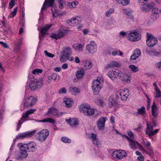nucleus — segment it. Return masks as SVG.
I'll use <instances>...</instances> for the list:
<instances>
[{
  "label": "nucleus",
  "instance_id": "obj_47",
  "mask_svg": "<svg viewBox=\"0 0 161 161\" xmlns=\"http://www.w3.org/2000/svg\"><path fill=\"white\" fill-rule=\"evenodd\" d=\"M21 151L20 153L23 158H26L28 156L27 151L26 149L24 150H21Z\"/></svg>",
  "mask_w": 161,
  "mask_h": 161
},
{
  "label": "nucleus",
  "instance_id": "obj_62",
  "mask_svg": "<svg viewBox=\"0 0 161 161\" xmlns=\"http://www.w3.org/2000/svg\"><path fill=\"white\" fill-rule=\"evenodd\" d=\"M127 132L128 135L131 139H133L134 138L133 133L131 131H127Z\"/></svg>",
  "mask_w": 161,
  "mask_h": 161
},
{
  "label": "nucleus",
  "instance_id": "obj_60",
  "mask_svg": "<svg viewBox=\"0 0 161 161\" xmlns=\"http://www.w3.org/2000/svg\"><path fill=\"white\" fill-rule=\"evenodd\" d=\"M160 12L159 10H158V9L157 8H154L152 12L153 13L152 14H158L159 12Z\"/></svg>",
  "mask_w": 161,
  "mask_h": 161
},
{
  "label": "nucleus",
  "instance_id": "obj_41",
  "mask_svg": "<svg viewBox=\"0 0 161 161\" xmlns=\"http://www.w3.org/2000/svg\"><path fill=\"white\" fill-rule=\"evenodd\" d=\"M147 53L152 56H158L160 55L159 53L154 51H147Z\"/></svg>",
  "mask_w": 161,
  "mask_h": 161
},
{
  "label": "nucleus",
  "instance_id": "obj_20",
  "mask_svg": "<svg viewBox=\"0 0 161 161\" xmlns=\"http://www.w3.org/2000/svg\"><path fill=\"white\" fill-rule=\"evenodd\" d=\"M123 136L126 137L128 141L129 142L130 146L131 148H135L137 146L138 144V142H134L127 136L125 135H123Z\"/></svg>",
  "mask_w": 161,
  "mask_h": 161
},
{
  "label": "nucleus",
  "instance_id": "obj_31",
  "mask_svg": "<svg viewBox=\"0 0 161 161\" xmlns=\"http://www.w3.org/2000/svg\"><path fill=\"white\" fill-rule=\"evenodd\" d=\"M85 74L84 70L81 69L80 70H78L75 73L76 76L78 78H82Z\"/></svg>",
  "mask_w": 161,
  "mask_h": 161
},
{
  "label": "nucleus",
  "instance_id": "obj_16",
  "mask_svg": "<svg viewBox=\"0 0 161 161\" xmlns=\"http://www.w3.org/2000/svg\"><path fill=\"white\" fill-rule=\"evenodd\" d=\"M36 132V130H34L31 131H28L20 134L17 136V139H23L25 137H31L35 134Z\"/></svg>",
  "mask_w": 161,
  "mask_h": 161
},
{
  "label": "nucleus",
  "instance_id": "obj_21",
  "mask_svg": "<svg viewBox=\"0 0 161 161\" xmlns=\"http://www.w3.org/2000/svg\"><path fill=\"white\" fill-rule=\"evenodd\" d=\"M119 105L118 102L116 100H114L113 97L110 96L109 98L108 105L110 108L113 107H118Z\"/></svg>",
  "mask_w": 161,
  "mask_h": 161
},
{
  "label": "nucleus",
  "instance_id": "obj_56",
  "mask_svg": "<svg viewBox=\"0 0 161 161\" xmlns=\"http://www.w3.org/2000/svg\"><path fill=\"white\" fill-rule=\"evenodd\" d=\"M59 3V7L60 8H62L63 7V4H64V0H57Z\"/></svg>",
  "mask_w": 161,
  "mask_h": 161
},
{
  "label": "nucleus",
  "instance_id": "obj_18",
  "mask_svg": "<svg viewBox=\"0 0 161 161\" xmlns=\"http://www.w3.org/2000/svg\"><path fill=\"white\" fill-rule=\"evenodd\" d=\"M54 0H45L43 3V7L41 8V14H43V11L46 9V5H47V7H50L52 6L54 2Z\"/></svg>",
  "mask_w": 161,
  "mask_h": 161
},
{
  "label": "nucleus",
  "instance_id": "obj_15",
  "mask_svg": "<svg viewBox=\"0 0 161 161\" xmlns=\"http://www.w3.org/2000/svg\"><path fill=\"white\" fill-rule=\"evenodd\" d=\"M105 118L101 117L97 121V127L99 130H103L104 129Z\"/></svg>",
  "mask_w": 161,
  "mask_h": 161
},
{
  "label": "nucleus",
  "instance_id": "obj_28",
  "mask_svg": "<svg viewBox=\"0 0 161 161\" xmlns=\"http://www.w3.org/2000/svg\"><path fill=\"white\" fill-rule=\"evenodd\" d=\"M80 18L78 16L72 18V25L75 26L79 24L81 22Z\"/></svg>",
  "mask_w": 161,
  "mask_h": 161
},
{
  "label": "nucleus",
  "instance_id": "obj_54",
  "mask_svg": "<svg viewBox=\"0 0 161 161\" xmlns=\"http://www.w3.org/2000/svg\"><path fill=\"white\" fill-rule=\"evenodd\" d=\"M51 26L52 25H47L41 29H43L46 32H47V31L50 28Z\"/></svg>",
  "mask_w": 161,
  "mask_h": 161
},
{
  "label": "nucleus",
  "instance_id": "obj_58",
  "mask_svg": "<svg viewBox=\"0 0 161 161\" xmlns=\"http://www.w3.org/2000/svg\"><path fill=\"white\" fill-rule=\"evenodd\" d=\"M15 0H11L9 3V7L10 8H12L14 5Z\"/></svg>",
  "mask_w": 161,
  "mask_h": 161
},
{
  "label": "nucleus",
  "instance_id": "obj_45",
  "mask_svg": "<svg viewBox=\"0 0 161 161\" xmlns=\"http://www.w3.org/2000/svg\"><path fill=\"white\" fill-rule=\"evenodd\" d=\"M133 54L138 58L141 55V51L139 49H136L134 51Z\"/></svg>",
  "mask_w": 161,
  "mask_h": 161
},
{
  "label": "nucleus",
  "instance_id": "obj_22",
  "mask_svg": "<svg viewBox=\"0 0 161 161\" xmlns=\"http://www.w3.org/2000/svg\"><path fill=\"white\" fill-rule=\"evenodd\" d=\"M65 120L72 126H75L79 123L77 120L75 118H70Z\"/></svg>",
  "mask_w": 161,
  "mask_h": 161
},
{
  "label": "nucleus",
  "instance_id": "obj_61",
  "mask_svg": "<svg viewBox=\"0 0 161 161\" xmlns=\"http://www.w3.org/2000/svg\"><path fill=\"white\" fill-rule=\"evenodd\" d=\"M158 14H152L151 15V18L153 20H155L158 17Z\"/></svg>",
  "mask_w": 161,
  "mask_h": 161
},
{
  "label": "nucleus",
  "instance_id": "obj_53",
  "mask_svg": "<svg viewBox=\"0 0 161 161\" xmlns=\"http://www.w3.org/2000/svg\"><path fill=\"white\" fill-rule=\"evenodd\" d=\"M58 92L59 94L65 93L67 92V90L65 87H63L59 90Z\"/></svg>",
  "mask_w": 161,
  "mask_h": 161
},
{
  "label": "nucleus",
  "instance_id": "obj_37",
  "mask_svg": "<svg viewBox=\"0 0 161 161\" xmlns=\"http://www.w3.org/2000/svg\"><path fill=\"white\" fill-rule=\"evenodd\" d=\"M92 64L91 61H86L84 65V67L86 69H90L92 67Z\"/></svg>",
  "mask_w": 161,
  "mask_h": 161
},
{
  "label": "nucleus",
  "instance_id": "obj_34",
  "mask_svg": "<svg viewBox=\"0 0 161 161\" xmlns=\"http://www.w3.org/2000/svg\"><path fill=\"white\" fill-rule=\"evenodd\" d=\"M69 91L72 94H79L80 92L79 89L76 87H70Z\"/></svg>",
  "mask_w": 161,
  "mask_h": 161
},
{
  "label": "nucleus",
  "instance_id": "obj_8",
  "mask_svg": "<svg viewBox=\"0 0 161 161\" xmlns=\"http://www.w3.org/2000/svg\"><path fill=\"white\" fill-rule=\"evenodd\" d=\"M49 131L47 129H44L37 133L38 139L40 141H45L49 135Z\"/></svg>",
  "mask_w": 161,
  "mask_h": 161
},
{
  "label": "nucleus",
  "instance_id": "obj_48",
  "mask_svg": "<svg viewBox=\"0 0 161 161\" xmlns=\"http://www.w3.org/2000/svg\"><path fill=\"white\" fill-rule=\"evenodd\" d=\"M42 70L40 69H34L32 73L34 75L38 74L39 73H41L42 72Z\"/></svg>",
  "mask_w": 161,
  "mask_h": 161
},
{
  "label": "nucleus",
  "instance_id": "obj_4",
  "mask_svg": "<svg viewBox=\"0 0 161 161\" xmlns=\"http://www.w3.org/2000/svg\"><path fill=\"white\" fill-rule=\"evenodd\" d=\"M36 100L32 96H30L28 98H25L23 101L24 107L28 108L35 105Z\"/></svg>",
  "mask_w": 161,
  "mask_h": 161
},
{
  "label": "nucleus",
  "instance_id": "obj_42",
  "mask_svg": "<svg viewBox=\"0 0 161 161\" xmlns=\"http://www.w3.org/2000/svg\"><path fill=\"white\" fill-rule=\"evenodd\" d=\"M46 32L43 29H41L40 32L39 33V38L40 40H41L43 37L45 36Z\"/></svg>",
  "mask_w": 161,
  "mask_h": 161
},
{
  "label": "nucleus",
  "instance_id": "obj_63",
  "mask_svg": "<svg viewBox=\"0 0 161 161\" xmlns=\"http://www.w3.org/2000/svg\"><path fill=\"white\" fill-rule=\"evenodd\" d=\"M75 3L73 2L68 3L67 5L70 8L75 7Z\"/></svg>",
  "mask_w": 161,
  "mask_h": 161
},
{
  "label": "nucleus",
  "instance_id": "obj_39",
  "mask_svg": "<svg viewBox=\"0 0 161 161\" xmlns=\"http://www.w3.org/2000/svg\"><path fill=\"white\" fill-rule=\"evenodd\" d=\"M129 68L131 69V71L133 72L136 73L138 72L139 71L138 68L133 65H130L129 66Z\"/></svg>",
  "mask_w": 161,
  "mask_h": 161
},
{
  "label": "nucleus",
  "instance_id": "obj_9",
  "mask_svg": "<svg viewBox=\"0 0 161 161\" xmlns=\"http://www.w3.org/2000/svg\"><path fill=\"white\" fill-rule=\"evenodd\" d=\"M112 154L114 158L118 159H121L127 155L126 152L122 150L114 151Z\"/></svg>",
  "mask_w": 161,
  "mask_h": 161
},
{
  "label": "nucleus",
  "instance_id": "obj_5",
  "mask_svg": "<svg viewBox=\"0 0 161 161\" xmlns=\"http://www.w3.org/2000/svg\"><path fill=\"white\" fill-rule=\"evenodd\" d=\"M147 45L150 47H153L157 43V39L151 34L147 33Z\"/></svg>",
  "mask_w": 161,
  "mask_h": 161
},
{
  "label": "nucleus",
  "instance_id": "obj_19",
  "mask_svg": "<svg viewBox=\"0 0 161 161\" xmlns=\"http://www.w3.org/2000/svg\"><path fill=\"white\" fill-rule=\"evenodd\" d=\"M36 110V109H31L28 110L25 112L22 115V117L21 120H25V119L29 117V115L32 114H34V112Z\"/></svg>",
  "mask_w": 161,
  "mask_h": 161
},
{
  "label": "nucleus",
  "instance_id": "obj_29",
  "mask_svg": "<svg viewBox=\"0 0 161 161\" xmlns=\"http://www.w3.org/2000/svg\"><path fill=\"white\" fill-rule=\"evenodd\" d=\"M143 6L142 7V9L144 11L147 12L148 11L151 9L153 7V5L148 3L147 4H143Z\"/></svg>",
  "mask_w": 161,
  "mask_h": 161
},
{
  "label": "nucleus",
  "instance_id": "obj_30",
  "mask_svg": "<svg viewBox=\"0 0 161 161\" xmlns=\"http://www.w3.org/2000/svg\"><path fill=\"white\" fill-rule=\"evenodd\" d=\"M63 101L65 103V106L67 107H70L72 106L73 102L72 100L70 98H64Z\"/></svg>",
  "mask_w": 161,
  "mask_h": 161
},
{
  "label": "nucleus",
  "instance_id": "obj_3",
  "mask_svg": "<svg viewBox=\"0 0 161 161\" xmlns=\"http://www.w3.org/2000/svg\"><path fill=\"white\" fill-rule=\"evenodd\" d=\"M43 84V80L42 79H35L31 81L30 87L31 90L33 91L37 88H40Z\"/></svg>",
  "mask_w": 161,
  "mask_h": 161
},
{
  "label": "nucleus",
  "instance_id": "obj_52",
  "mask_svg": "<svg viewBox=\"0 0 161 161\" xmlns=\"http://www.w3.org/2000/svg\"><path fill=\"white\" fill-rule=\"evenodd\" d=\"M138 58L136 56V55H134V54H133L130 56V61L131 62H134V60H136Z\"/></svg>",
  "mask_w": 161,
  "mask_h": 161
},
{
  "label": "nucleus",
  "instance_id": "obj_38",
  "mask_svg": "<svg viewBox=\"0 0 161 161\" xmlns=\"http://www.w3.org/2000/svg\"><path fill=\"white\" fill-rule=\"evenodd\" d=\"M145 113V108L143 106L141 108H139L137 109V113L138 114L143 115Z\"/></svg>",
  "mask_w": 161,
  "mask_h": 161
},
{
  "label": "nucleus",
  "instance_id": "obj_25",
  "mask_svg": "<svg viewBox=\"0 0 161 161\" xmlns=\"http://www.w3.org/2000/svg\"><path fill=\"white\" fill-rule=\"evenodd\" d=\"M47 114H51L53 116H56V117H58L59 115V113H58V111L57 110L53 108H51L49 109Z\"/></svg>",
  "mask_w": 161,
  "mask_h": 161
},
{
  "label": "nucleus",
  "instance_id": "obj_14",
  "mask_svg": "<svg viewBox=\"0 0 161 161\" xmlns=\"http://www.w3.org/2000/svg\"><path fill=\"white\" fill-rule=\"evenodd\" d=\"M25 147L28 152H33L37 148L36 143L34 142H31L25 144Z\"/></svg>",
  "mask_w": 161,
  "mask_h": 161
},
{
  "label": "nucleus",
  "instance_id": "obj_44",
  "mask_svg": "<svg viewBox=\"0 0 161 161\" xmlns=\"http://www.w3.org/2000/svg\"><path fill=\"white\" fill-rule=\"evenodd\" d=\"M114 12V8H111L107 11L105 14V15L107 17H109L111 14L113 13Z\"/></svg>",
  "mask_w": 161,
  "mask_h": 161
},
{
  "label": "nucleus",
  "instance_id": "obj_35",
  "mask_svg": "<svg viewBox=\"0 0 161 161\" xmlns=\"http://www.w3.org/2000/svg\"><path fill=\"white\" fill-rule=\"evenodd\" d=\"M119 3L123 6H125L129 3L130 0H116Z\"/></svg>",
  "mask_w": 161,
  "mask_h": 161
},
{
  "label": "nucleus",
  "instance_id": "obj_33",
  "mask_svg": "<svg viewBox=\"0 0 161 161\" xmlns=\"http://www.w3.org/2000/svg\"><path fill=\"white\" fill-rule=\"evenodd\" d=\"M39 122H49L52 124H54L55 123V120L53 119L49 118L40 120Z\"/></svg>",
  "mask_w": 161,
  "mask_h": 161
},
{
  "label": "nucleus",
  "instance_id": "obj_40",
  "mask_svg": "<svg viewBox=\"0 0 161 161\" xmlns=\"http://www.w3.org/2000/svg\"><path fill=\"white\" fill-rule=\"evenodd\" d=\"M73 47L76 50L80 51L82 49V45L80 43L75 44L73 46Z\"/></svg>",
  "mask_w": 161,
  "mask_h": 161
},
{
  "label": "nucleus",
  "instance_id": "obj_36",
  "mask_svg": "<svg viewBox=\"0 0 161 161\" xmlns=\"http://www.w3.org/2000/svg\"><path fill=\"white\" fill-rule=\"evenodd\" d=\"M91 136L92 140L93 141V143L94 144H95L97 145V143L98 142V139L97 138L96 135L92 133L91 134Z\"/></svg>",
  "mask_w": 161,
  "mask_h": 161
},
{
  "label": "nucleus",
  "instance_id": "obj_24",
  "mask_svg": "<svg viewBox=\"0 0 161 161\" xmlns=\"http://www.w3.org/2000/svg\"><path fill=\"white\" fill-rule=\"evenodd\" d=\"M151 145V143L149 142H146L144 144V146L147 150V153L149 155L151 154L153 152L152 148Z\"/></svg>",
  "mask_w": 161,
  "mask_h": 161
},
{
  "label": "nucleus",
  "instance_id": "obj_6",
  "mask_svg": "<svg viewBox=\"0 0 161 161\" xmlns=\"http://www.w3.org/2000/svg\"><path fill=\"white\" fill-rule=\"evenodd\" d=\"M129 91L126 89L125 90H120L116 93V96L120 98L122 100H126L129 95Z\"/></svg>",
  "mask_w": 161,
  "mask_h": 161
},
{
  "label": "nucleus",
  "instance_id": "obj_13",
  "mask_svg": "<svg viewBox=\"0 0 161 161\" xmlns=\"http://www.w3.org/2000/svg\"><path fill=\"white\" fill-rule=\"evenodd\" d=\"M66 33V31L65 30L60 29L56 33L52 34L50 37L53 39H57L63 37Z\"/></svg>",
  "mask_w": 161,
  "mask_h": 161
},
{
  "label": "nucleus",
  "instance_id": "obj_59",
  "mask_svg": "<svg viewBox=\"0 0 161 161\" xmlns=\"http://www.w3.org/2000/svg\"><path fill=\"white\" fill-rule=\"evenodd\" d=\"M137 147H139V149L140 151H143L144 152L146 153H147V151H146V150L139 143L138 144Z\"/></svg>",
  "mask_w": 161,
  "mask_h": 161
},
{
  "label": "nucleus",
  "instance_id": "obj_10",
  "mask_svg": "<svg viewBox=\"0 0 161 161\" xmlns=\"http://www.w3.org/2000/svg\"><path fill=\"white\" fill-rule=\"evenodd\" d=\"M150 122H147V129L146 131V134L149 136H152L155 135L158 131V129H155L154 131L153 129V126L151 125Z\"/></svg>",
  "mask_w": 161,
  "mask_h": 161
},
{
  "label": "nucleus",
  "instance_id": "obj_1",
  "mask_svg": "<svg viewBox=\"0 0 161 161\" xmlns=\"http://www.w3.org/2000/svg\"><path fill=\"white\" fill-rule=\"evenodd\" d=\"M80 110L84 115L88 116L93 115L94 113V110L91 108L90 105L88 104H83L80 107Z\"/></svg>",
  "mask_w": 161,
  "mask_h": 161
},
{
  "label": "nucleus",
  "instance_id": "obj_17",
  "mask_svg": "<svg viewBox=\"0 0 161 161\" xmlns=\"http://www.w3.org/2000/svg\"><path fill=\"white\" fill-rule=\"evenodd\" d=\"M120 70L118 69L110 71L108 73V76L112 80H113L117 77H118Z\"/></svg>",
  "mask_w": 161,
  "mask_h": 161
},
{
  "label": "nucleus",
  "instance_id": "obj_50",
  "mask_svg": "<svg viewBox=\"0 0 161 161\" xmlns=\"http://www.w3.org/2000/svg\"><path fill=\"white\" fill-rule=\"evenodd\" d=\"M110 63L113 67H119L121 66V65L120 64L118 63L115 61H112L110 62Z\"/></svg>",
  "mask_w": 161,
  "mask_h": 161
},
{
  "label": "nucleus",
  "instance_id": "obj_49",
  "mask_svg": "<svg viewBox=\"0 0 161 161\" xmlns=\"http://www.w3.org/2000/svg\"><path fill=\"white\" fill-rule=\"evenodd\" d=\"M156 93L155 94V97H161V92L158 89L155 90Z\"/></svg>",
  "mask_w": 161,
  "mask_h": 161
},
{
  "label": "nucleus",
  "instance_id": "obj_32",
  "mask_svg": "<svg viewBox=\"0 0 161 161\" xmlns=\"http://www.w3.org/2000/svg\"><path fill=\"white\" fill-rule=\"evenodd\" d=\"M124 14L127 15L128 18L129 19H132V20H134V16L131 11L124 10Z\"/></svg>",
  "mask_w": 161,
  "mask_h": 161
},
{
  "label": "nucleus",
  "instance_id": "obj_2",
  "mask_svg": "<svg viewBox=\"0 0 161 161\" xmlns=\"http://www.w3.org/2000/svg\"><path fill=\"white\" fill-rule=\"evenodd\" d=\"M100 78H97L96 80L93 81L92 83V88L93 93L97 95L98 94L101 89Z\"/></svg>",
  "mask_w": 161,
  "mask_h": 161
},
{
  "label": "nucleus",
  "instance_id": "obj_7",
  "mask_svg": "<svg viewBox=\"0 0 161 161\" xmlns=\"http://www.w3.org/2000/svg\"><path fill=\"white\" fill-rule=\"evenodd\" d=\"M141 38V35L140 34L135 31H130L129 34V39L131 41H138Z\"/></svg>",
  "mask_w": 161,
  "mask_h": 161
},
{
  "label": "nucleus",
  "instance_id": "obj_51",
  "mask_svg": "<svg viewBox=\"0 0 161 161\" xmlns=\"http://www.w3.org/2000/svg\"><path fill=\"white\" fill-rule=\"evenodd\" d=\"M61 140L65 143H70L71 142V140L70 139L66 137H62L61 138Z\"/></svg>",
  "mask_w": 161,
  "mask_h": 161
},
{
  "label": "nucleus",
  "instance_id": "obj_27",
  "mask_svg": "<svg viewBox=\"0 0 161 161\" xmlns=\"http://www.w3.org/2000/svg\"><path fill=\"white\" fill-rule=\"evenodd\" d=\"M67 59L70 61H72L74 59V58L73 57L69 56L63 54V55L60 58V61L62 62H64L66 61Z\"/></svg>",
  "mask_w": 161,
  "mask_h": 161
},
{
  "label": "nucleus",
  "instance_id": "obj_46",
  "mask_svg": "<svg viewBox=\"0 0 161 161\" xmlns=\"http://www.w3.org/2000/svg\"><path fill=\"white\" fill-rule=\"evenodd\" d=\"M52 79L54 80H58L60 79V76L56 73H53L52 75Z\"/></svg>",
  "mask_w": 161,
  "mask_h": 161
},
{
  "label": "nucleus",
  "instance_id": "obj_23",
  "mask_svg": "<svg viewBox=\"0 0 161 161\" xmlns=\"http://www.w3.org/2000/svg\"><path fill=\"white\" fill-rule=\"evenodd\" d=\"M62 53L64 54L69 56H70V55L72 53V50L70 47L65 46L63 47Z\"/></svg>",
  "mask_w": 161,
  "mask_h": 161
},
{
  "label": "nucleus",
  "instance_id": "obj_11",
  "mask_svg": "<svg viewBox=\"0 0 161 161\" xmlns=\"http://www.w3.org/2000/svg\"><path fill=\"white\" fill-rule=\"evenodd\" d=\"M122 81L127 83H129L130 82L131 79V76L127 74L126 73L121 71L119 73L118 77Z\"/></svg>",
  "mask_w": 161,
  "mask_h": 161
},
{
  "label": "nucleus",
  "instance_id": "obj_12",
  "mask_svg": "<svg viewBox=\"0 0 161 161\" xmlns=\"http://www.w3.org/2000/svg\"><path fill=\"white\" fill-rule=\"evenodd\" d=\"M86 49L89 53H94L97 50V45L94 41H91L90 44L86 46Z\"/></svg>",
  "mask_w": 161,
  "mask_h": 161
},
{
  "label": "nucleus",
  "instance_id": "obj_55",
  "mask_svg": "<svg viewBox=\"0 0 161 161\" xmlns=\"http://www.w3.org/2000/svg\"><path fill=\"white\" fill-rule=\"evenodd\" d=\"M25 144H23L22 143H19L17 145V146L19 148L20 150H24L25 149Z\"/></svg>",
  "mask_w": 161,
  "mask_h": 161
},
{
  "label": "nucleus",
  "instance_id": "obj_57",
  "mask_svg": "<svg viewBox=\"0 0 161 161\" xmlns=\"http://www.w3.org/2000/svg\"><path fill=\"white\" fill-rule=\"evenodd\" d=\"M44 52L46 55L48 57L53 58L54 56V55L48 52L47 50L44 51Z\"/></svg>",
  "mask_w": 161,
  "mask_h": 161
},
{
  "label": "nucleus",
  "instance_id": "obj_26",
  "mask_svg": "<svg viewBox=\"0 0 161 161\" xmlns=\"http://www.w3.org/2000/svg\"><path fill=\"white\" fill-rule=\"evenodd\" d=\"M157 110V106L154 102L152 107V113L154 118H156L158 115Z\"/></svg>",
  "mask_w": 161,
  "mask_h": 161
},
{
  "label": "nucleus",
  "instance_id": "obj_64",
  "mask_svg": "<svg viewBox=\"0 0 161 161\" xmlns=\"http://www.w3.org/2000/svg\"><path fill=\"white\" fill-rule=\"evenodd\" d=\"M157 67L159 69L161 70V59L160 61L157 64Z\"/></svg>",
  "mask_w": 161,
  "mask_h": 161
},
{
  "label": "nucleus",
  "instance_id": "obj_43",
  "mask_svg": "<svg viewBox=\"0 0 161 161\" xmlns=\"http://www.w3.org/2000/svg\"><path fill=\"white\" fill-rule=\"evenodd\" d=\"M17 11V8H14L13 11L8 15V18H12L14 17L16 15Z\"/></svg>",
  "mask_w": 161,
  "mask_h": 161
}]
</instances>
